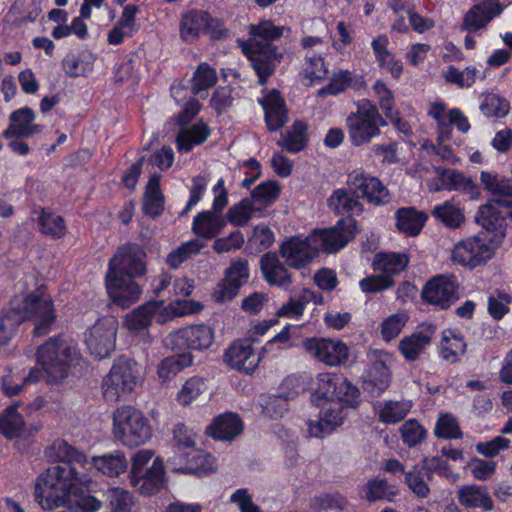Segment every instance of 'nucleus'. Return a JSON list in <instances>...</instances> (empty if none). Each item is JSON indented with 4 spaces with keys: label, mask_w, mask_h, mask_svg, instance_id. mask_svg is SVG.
<instances>
[{
    "label": "nucleus",
    "mask_w": 512,
    "mask_h": 512,
    "mask_svg": "<svg viewBox=\"0 0 512 512\" xmlns=\"http://www.w3.org/2000/svg\"><path fill=\"white\" fill-rule=\"evenodd\" d=\"M58 458L61 464L47 468L40 473L34 483V500L43 510L75 504L83 512H96L102 502L86 493L88 475L79 473L75 464L85 467L86 454L78 451L67 442L58 443Z\"/></svg>",
    "instance_id": "f257e3e1"
},
{
    "label": "nucleus",
    "mask_w": 512,
    "mask_h": 512,
    "mask_svg": "<svg viewBox=\"0 0 512 512\" xmlns=\"http://www.w3.org/2000/svg\"><path fill=\"white\" fill-rule=\"evenodd\" d=\"M35 356L40 368H31L25 382L45 379L49 384L60 383L68 377L71 366L82 359L77 346L69 342L64 334L49 337L37 348Z\"/></svg>",
    "instance_id": "f03ea898"
},
{
    "label": "nucleus",
    "mask_w": 512,
    "mask_h": 512,
    "mask_svg": "<svg viewBox=\"0 0 512 512\" xmlns=\"http://www.w3.org/2000/svg\"><path fill=\"white\" fill-rule=\"evenodd\" d=\"M8 305L21 323L27 321L34 323L32 331L34 337L48 335L57 319L53 300L39 289L12 297Z\"/></svg>",
    "instance_id": "7ed1b4c3"
},
{
    "label": "nucleus",
    "mask_w": 512,
    "mask_h": 512,
    "mask_svg": "<svg viewBox=\"0 0 512 512\" xmlns=\"http://www.w3.org/2000/svg\"><path fill=\"white\" fill-rule=\"evenodd\" d=\"M345 124L350 143L355 147L370 143L381 134V128L388 125L377 105L369 99L358 103L356 111L347 116Z\"/></svg>",
    "instance_id": "20e7f679"
},
{
    "label": "nucleus",
    "mask_w": 512,
    "mask_h": 512,
    "mask_svg": "<svg viewBox=\"0 0 512 512\" xmlns=\"http://www.w3.org/2000/svg\"><path fill=\"white\" fill-rule=\"evenodd\" d=\"M311 403L320 407L324 402L340 401L351 407L358 408L361 403L360 390L342 375L334 373H319L316 378V388L311 393Z\"/></svg>",
    "instance_id": "39448f33"
},
{
    "label": "nucleus",
    "mask_w": 512,
    "mask_h": 512,
    "mask_svg": "<svg viewBox=\"0 0 512 512\" xmlns=\"http://www.w3.org/2000/svg\"><path fill=\"white\" fill-rule=\"evenodd\" d=\"M113 433L123 445L137 447L151 438L152 429L141 411L132 406H123L114 412Z\"/></svg>",
    "instance_id": "423d86ee"
},
{
    "label": "nucleus",
    "mask_w": 512,
    "mask_h": 512,
    "mask_svg": "<svg viewBox=\"0 0 512 512\" xmlns=\"http://www.w3.org/2000/svg\"><path fill=\"white\" fill-rule=\"evenodd\" d=\"M243 55L250 62L260 85H265L274 74L283 54L272 43H262L255 38L238 40Z\"/></svg>",
    "instance_id": "0eeeda50"
},
{
    "label": "nucleus",
    "mask_w": 512,
    "mask_h": 512,
    "mask_svg": "<svg viewBox=\"0 0 512 512\" xmlns=\"http://www.w3.org/2000/svg\"><path fill=\"white\" fill-rule=\"evenodd\" d=\"M221 25L209 12L190 9L181 16L179 37L186 44L195 43L203 35L209 36L213 40H219L225 35Z\"/></svg>",
    "instance_id": "6e6552de"
},
{
    "label": "nucleus",
    "mask_w": 512,
    "mask_h": 512,
    "mask_svg": "<svg viewBox=\"0 0 512 512\" xmlns=\"http://www.w3.org/2000/svg\"><path fill=\"white\" fill-rule=\"evenodd\" d=\"M483 231L458 241L453 249V262L470 269L487 263L494 255L495 244L483 237Z\"/></svg>",
    "instance_id": "1a4fd4ad"
},
{
    "label": "nucleus",
    "mask_w": 512,
    "mask_h": 512,
    "mask_svg": "<svg viewBox=\"0 0 512 512\" xmlns=\"http://www.w3.org/2000/svg\"><path fill=\"white\" fill-rule=\"evenodd\" d=\"M358 232L355 218H341L333 227L315 229L311 233L314 244L319 251L331 254L343 249Z\"/></svg>",
    "instance_id": "9d476101"
},
{
    "label": "nucleus",
    "mask_w": 512,
    "mask_h": 512,
    "mask_svg": "<svg viewBox=\"0 0 512 512\" xmlns=\"http://www.w3.org/2000/svg\"><path fill=\"white\" fill-rule=\"evenodd\" d=\"M113 271L119 276L140 278L147 272V253L144 248L128 242L120 246L109 260L107 272Z\"/></svg>",
    "instance_id": "9b49d317"
},
{
    "label": "nucleus",
    "mask_w": 512,
    "mask_h": 512,
    "mask_svg": "<svg viewBox=\"0 0 512 512\" xmlns=\"http://www.w3.org/2000/svg\"><path fill=\"white\" fill-rule=\"evenodd\" d=\"M164 342L173 351H202L208 349L214 342V330L203 323L186 326L170 332Z\"/></svg>",
    "instance_id": "f8f14e48"
},
{
    "label": "nucleus",
    "mask_w": 512,
    "mask_h": 512,
    "mask_svg": "<svg viewBox=\"0 0 512 512\" xmlns=\"http://www.w3.org/2000/svg\"><path fill=\"white\" fill-rule=\"evenodd\" d=\"M512 205L510 200L496 199L479 207L475 221L485 230L483 237L490 243L498 246L502 243L506 234V216L500 207L508 208Z\"/></svg>",
    "instance_id": "ddd939ff"
},
{
    "label": "nucleus",
    "mask_w": 512,
    "mask_h": 512,
    "mask_svg": "<svg viewBox=\"0 0 512 512\" xmlns=\"http://www.w3.org/2000/svg\"><path fill=\"white\" fill-rule=\"evenodd\" d=\"M137 384L132 362L125 356L114 360L108 375L104 378L102 389L107 401L116 402L120 396L131 392Z\"/></svg>",
    "instance_id": "4468645a"
},
{
    "label": "nucleus",
    "mask_w": 512,
    "mask_h": 512,
    "mask_svg": "<svg viewBox=\"0 0 512 512\" xmlns=\"http://www.w3.org/2000/svg\"><path fill=\"white\" fill-rule=\"evenodd\" d=\"M347 184L359 196V200L375 207L387 205L391 201L390 191L382 181L363 170H353L348 174Z\"/></svg>",
    "instance_id": "2eb2a0df"
},
{
    "label": "nucleus",
    "mask_w": 512,
    "mask_h": 512,
    "mask_svg": "<svg viewBox=\"0 0 512 512\" xmlns=\"http://www.w3.org/2000/svg\"><path fill=\"white\" fill-rule=\"evenodd\" d=\"M458 288L456 276L439 274L425 283L421 298L429 305L446 310L458 300Z\"/></svg>",
    "instance_id": "dca6fc26"
},
{
    "label": "nucleus",
    "mask_w": 512,
    "mask_h": 512,
    "mask_svg": "<svg viewBox=\"0 0 512 512\" xmlns=\"http://www.w3.org/2000/svg\"><path fill=\"white\" fill-rule=\"evenodd\" d=\"M117 323L112 318L98 319L85 333V344L95 359L109 357L116 345Z\"/></svg>",
    "instance_id": "f3484780"
},
{
    "label": "nucleus",
    "mask_w": 512,
    "mask_h": 512,
    "mask_svg": "<svg viewBox=\"0 0 512 512\" xmlns=\"http://www.w3.org/2000/svg\"><path fill=\"white\" fill-rule=\"evenodd\" d=\"M279 253L288 267L300 270L318 256V249L311 234L304 238L294 235L281 243Z\"/></svg>",
    "instance_id": "a211bd4d"
},
{
    "label": "nucleus",
    "mask_w": 512,
    "mask_h": 512,
    "mask_svg": "<svg viewBox=\"0 0 512 512\" xmlns=\"http://www.w3.org/2000/svg\"><path fill=\"white\" fill-rule=\"evenodd\" d=\"M105 287L112 303L123 309L135 304L142 294V288L136 282V278L119 276L113 271L106 272Z\"/></svg>",
    "instance_id": "6ab92c4d"
},
{
    "label": "nucleus",
    "mask_w": 512,
    "mask_h": 512,
    "mask_svg": "<svg viewBox=\"0 0 512 512\" xmlns=\"http://www.w3.org/2000/svg\"><path fill=\"white\" fill-rule=\"evenodd\" d=\"M307 353L327 366L344 364L349 356L347 345L341 340L311 337L303 342Z\"/></svg>",
    "instance_id": "aec40b11"
},
{
    "label": "nucleus",
    "mask_w": 512,
    "mask_h": 512,
    "mask_svg": "<svg viewBox=\"0 0 512 512\" xmlns=\"http://www.w3.org/2000/svg\"><path fill=\"white\" fill-rule=\"evenodd\" d=\"M250 278L249 262L246 258L237 257L231 260L225 269L224 279L218 284L216 300L220 302L234 299L241 287Z\"/></svg>",
    "instance_id": "412c9836"
},
{
    "label": "nucleus",
    "mask_w": 512,
    "mask_h": 512,
    "mask_svg": "<svg viewBox=\"0 0 512 512\" xmlns=\"http://www.w3.org/2000/svg\"><path fill=\"white\" fill-rule=\"evenodd\" d=\"M264 112V122L269 132L282 129L289 120V110L284 97L278 89H271L262 98L257 99Z\"/></svg>",
    "instance_id": "4be33fe9"
},
{
    "label": "nucleus",
    "mask_w": 512,
    "mask_h": 512,
    "mask_svg": "<svg viewBox=\"0 0 512 512\" xmlns=\"http://www.w3.org/2000/svg\"><path fill=\"white\" fill-rule=\"evenodd\" d=\"M130 484L142 496H153L167 488V477L164 462L156 457L152 465L134 477H130Z\"/></svg>",
    "instance_id": "5701e85b"
},
{
    "label": "nucleus",
    "mask_w": 512,
    "mask_h": 512,
    "mask_svg": "<svg viewBox=\"0 0 512 512\" xmlns=\"http://www.w3.org/2000/svg\"><path fill=\"white\" fill-rule=\"evenodd\" d=\"M168 462L177 464L178 466H175L173 470L183 474L202 476L215 469V458L210 453L202 449H195V447L174 455Z\"/></svg>",
    "instance_id": "b1692460"
},
{
    "label": "nucleus",
    "mask_w": 512,
    "mask_h": 512,
    "mask_svg": "<svg viewBox=\"0 0 512 512\" xmlns=\"http://www.w3.org/2000/svg\"><path fill=\"white\" fill-rule=\"evenodd\" d=\"M224 360L231 368L246 373H253L260 361L250 338L235 340L225 351Z\"/></svg>",
    "instance_id": "393cba45"
},
{
    "label": "nucleus",
    "mask_w": 512,
    "mask_h": 512,
    "mask_svg": "<svg viewBox=\"0 0 512 512\" xmlns=\"http://www.w3.org/2000/svg\"><path fill=\"white\" fill-rule=\"evenodd\" d=\"M328 407L324 409L318 421H310L308 424V431L312 437L323 438L329 435L337 427L343 424L347 416L345 409L349 408L344 403L337 402H324Z\"/></svg>",
    "instance_id": "a878e982"
},
{
    "label": "nucleus",
    "mask_w": 512,
    "mask_h": 512,
    "mask_svg": "<svg viewBox=\"0 0 512 512\" xmlns=\"http://www.w3.org/2000/svg\"><path fill=\"white\" fill-rule=\"evenodd\" d=\"M366 88L364 76L353 73L347 69H340L333 72L329 82L317 90V97L338 96L348 89L361 91Z\"/></svg>",
    "instance_id": "bb28decb"
},
{
    "label": "nucleus",
    "mask_w": 512,
    "mask_h": 512,
    "mask_svg": "<svg viewBox=\"0 0 512 512\" xmlns=\"http://www.w3.org/2000/svg\"><path fill=\"white\" fill-rule=\"evenodd\" d=\"M503 6L499 0H484L473 5L464 15L463 28L469 33H475L484 28L494 17L500 15Z\"/></svg>",
    "instance_id": "cd10ccee"
},
{
    "label": "nucleus",
    "mask_w": 512,
    "mask_h": 512,
    "mask_svg": "<svg viewBox=\"0 0 512 512\" xmlns=\"http://www.w3.org/2000/svg\"><path fill=\"white\" fill-rule=\"evenodd\" d=\"M244 430V424L235 412H224L212 420L206 427V434L214 440L219 441H232Z\"/></svg>",
    "instance_id": "c85d7f7f"
},
{
    "label": "nucleus",
    "mask_w": 512,
    "mask_h": 512,
    "mask_svg": "<svg viewBox=\"0 0 512 512\" xmlns=\"http://www.w3.org/2000/svg\"><path fill=\"white\" fill-rule=\"evenodd\" d=\"M329 209L344 218H355L364 211V206L353 189L337 188L327 199Z\"/></svg>",
    "instance_id": "c756f323"
},
{
    "label": "nucleus",
    "mask_w": 512,
    "mask_h": 512,
    "mask_svg": "<svg viewBox=\"0 0 512 512\" xmlns=\"http://www.w3.org/2000/svg\"><path fill=\"white\" fill-rule=\"evenodd\" d=\"M259 266L263 279L270 286L287 287L292 284L291 273L275 252L264 253L259 260Z\"/></svg>",
    "instance_id": "7c9ffc66"
},
{
    "label": "nucleus",
    "mask_w": 512,
    "mask_h": 512,
    "mask_svg": "<svg viewBox=\"0 0 512 512\" xmlns=\"http://www.w3.org/2000/svg\"><path fill=\"white\" fill-rule=\"evenodd\" d=\"M362 388L369 396L380 397L391 383V371L384 361H374L362 376Z\"/></svg>",
    "instance_id": "2f4dec72"
},
{
    "label": "nucleus",
    "mask_w": 512,
    "mask_h": 512,
    "mask_svg": "<svg viewBox=\"0 0 512 512\" xmlns=\"http://www.w3.org/2000/svg\"><path fill=\"white\" fill-rule=\"evenodd\" d=\"M421 327V330L405 336L399 342V351L407 361H416L424 353L436 331L433 324H423Z\"/></svg>",
    "instance_id": "473e14b6"
},
{
    "label": "nucleus",
    "mask_w": 512,
    "mask_h": 512,
    "mask_svg": "<svg viewBox=\"0 0 512 512\" xmlns=\"http://www.w3.org/2000/svg\"><path fill=\"white\" fill-rule=\"evenodd\" d=\"M35 219L37 230L51 240H61L67 233L66 220L49 207H40Z\"/></svg>",
    "instance_id": "72a5a7b5"
},
{
    "label": "nucleus",
    "mask_w": 512,
    "mask_h": 512,
    "mask_svg": "<svg viewBox=\"0 0 512 512\" xmlns=\"http://www.w3.org/2000/svg\"><path fill=\"white\" fill-rule=\"evenodd\" d=\"M96 55L87 49L71 51L61 61L65 74L71 78L88 77L94 69Z\"/></svg>",
    "instance_id": "f704fd0d"
},
{
    "label": "nucleus",
    "mask_w": 512,
    "mask_h": 512,
    "mask_svg": "<svg viewBox=\"0 0 512 512\" xmlns=\"http://www.w3.org/2000/svg\"><path fill=\"white\" fill-rule=\"evenodd\" d=\"M225 226L226 219L222 214L203 210L194 216L192 231L201 239L212 240L221 234Z\"/></svg>",
    "instance_id": "c9c22d12"
},
{
    "label": "nucleus",
    "mask_w": 512,
    "mask_h": 512,
    "mask_svg": "<svg viewBox=\"0 0 512 512\" xmlns=\"http://www.w3.org/2000/svg\"><path fill=\"white\" fill-rule=\"evenodd\" d=\"M211 127L203 120L199 119L188 129L180 130L175 139L176 148L180 153H189L195 146H200L211 136Z\"/></svg>",
    "instance_id": "e433bc0d"
},
{
    "label": "nucleus",
    "mask_w": 512,
    "mask_h": 512,
    "mask_svg": "<svg viewBox=\"0 0 512 512\" xmlns=\"http://www.w3.org/2000/svg\"><path fill=\"white\" fill-rule=\"evenodd\" d=\"M394 217L398 231L408 237L419 235L428 219L426 213L417 210L413 206L398 208Z\"/></svg>",
    "instance_id": "4c0bfd02"
},
{
    "label": "nucleus",
    "mask_w": 512,
    "mask_h": 512,
    "mask_svg": "<svg viewBox=\"0 0 512 512\" xmlns=\"http://www.w3.org/2000/svg\"><path fill=\"white\" fill-rule=\"evenodd\" d=\"M91 465L103 475L114 478L127 471L128 460L123 451L114 450L92 457Z\"/></svg>",
    "instance_id": "58836bf2"
},
{
    "label": "nucleus",
    "mask_w": 512,
    "mask_h": 512,
    "mask_svg": "<svg viewBox=\"0 0 512 512\" xmlns=\"http://www.w3.org/2000/svg\"><path fill=\"white\" fill-rule=\"evenodd\" d=\"M408 263L409 259L405 253L378 252L374 256L371 267L373 271L394 279L407 268Z\"/></svg>",
    "instance_id": "ea45409f"
},
{
    "label": "nucleus",
    "mask_w": 512,
    "mask_h": 512,
    "mask_svg": "<svg viewBox=\"0 0 512 512\" xmlns=\"http://www.w3.org/2000/svg\"><path fill=\"white\" fill-rule=\"evenodd\" d=\"M458 501L466 508H481L491 511L494 503L486 488L480 485H464L458 491Z\"/></svg>",
    "instance_id": "a19ab883"
},
{
    "label": "nucleus",
    "mask_w": 512,
    "mask_h": 512,
    "mask_svg": "<svg viewBox=\"0 0 512 512\" xmlns=\"http://www.w3.org/2000/svg\"><path fill=\"white\" fill-rule=\"evenodd\" d=\"M161 304L162 301L150 300L128 313L124 320L127 329L138 332L148 328Z\"/></svg>",
    "instance_id": "79ce46f5"
},
{
    "label": "nucleus",
    "mask_w": 512,
    "mask_h": 512,
    "mask_svg": "<svg viewBox=\"0 0 512 512\" xmlns=\"http://www.w3.org/2000/svg\"><path fill=\"white\" fill-rule=\"evenodd\" d=\"M192 363L193 356L190 352L181 351L180 353L165 357L158 365V377L162 382H167L183 369L191 366Z\"/></svg>",
    "instance_id": "37998d69"
},
{
    "label": "nucleus",
    "mask_w": 512,
    "mask_h": 512,
    "mask_svg": "<svg viewBox=\"0 0 512 512\" xmlns=\"http://www.w3.org/2000/svg\"><path fill=\"white\" fill-rule=\"evenodd\" d=\"M25 422L18 412V405H9L0 415V434L7 439L19 438L24 432Z\"/></svg>",
    "instance_id": "c03bdc74"
},
{
    "label": "nucleus",
    "mask_w": 512,
    "mask_h": 512,
    "mask_svg": "<svg viewBox=\"0 0 512 512\" xmlns=\"http://www.w3.org/2000/svg\"><path fill=\"white\" fill-rule=\"evenodd\" d=\"M308 125L302 120H296L283 137L282 143L279 145L289 153L296 154L303 151L308 144Z\"/></svg>",
    "instance_id": "a18cd8bd"
},
{
    "label": "nucleus",
    "mask_w": 512,
    "mask_h": 512,
    "mask_svg": "<svg viewBox=\"0 0 512 512\" xmlns=\"http://www.w3.org/2000/svg\"><path fill=\"white\" fill-rule=\"evenodd\" d=\"M451 337L443 333L439 356L450 364L457 363L460 356L464 355L467 349V344L464 337L458 333L450 332Z\"/></svg>",
    "instance_id": "49530a36"
},
{
    "label": "nucleus",
    "mask_w": 512,
    "mask_h": 512,
    "mask_svg": "<svg viewBox=\"0 0 512 512\" xmlns=\"http://www.w3.org/2000/svg\"><path fill=\"white\" fill-rule=\"evenodd\" d=\"M363 497L370 503L387 500L393 501L396 496L395 487L385 478L375 477L369 479L362 488Z\"/></svg>",
    "instance_id": "de8ad7c7"
},
{
    "label": "nucleus",
    "mask_w": 512,
    "mask_h": 512,
    "mask_svg": "<svg viewBox=\"0 0 512 512\" xmlns=\"http://www.w3.org/2000/svg\"><path fill=\"white\" fill-rule=\"evenodd\" d=\"M480 182L485 190L499 197L498 199H507L512 202V181L510 179L500 178L494 172L482 171Z\"/></svg>",
    "instance_id": "09e8293b"
},
{
    "label": "nucleus",
    "mask_w": 512,
    "mask_h": 512,
    "mask_svg": "<svg viewBox=\"0 0 512 512\" xmlns=\"http://www.w3.org/2000/svg\"><path fill=\"white\" fill-rule=\"evenodd\" d=\"M432 216L450 229L461 227L465 220L463 211L450 200H446L444 203L434 206Z\"/></svg>",
    "instance_id": "8fccbe9b"
},
{
    "label": "nucleus",
    "mask_w": 512,
    "mask_h": 512,
    "mask_svg": "<svg viewBox=\"0 0 512 512\" xmlns=\"http://www.w3.org/2000/svg\"><path fill=\"white\" fill-rule=\"evenodd\" d=\"M274 241V232L268 225L261 223L253 228L252 234L248 237L245 249L250 254L256 255L269 249Z\"/></svg>",
    "instance_id": "3c124183"
},
{
    "label": "nucleus",
    "mask_w": 512,
    "mask_h": 512,
    "mask_svg": "<svg viewBox=\"0 0 512 512\" xmlns=\"http://www.w3.org/2000/svg\"><path fill=\"white\" fill-rule=\"evenodd\" d=\"M447 105L443 101L433 102L428 111V115L432 117L437 124V141L439 144L450 141L452 139V126L448 124L446 117Z\"/></svg>",
    "instance_id": "603ef678"
},
{
    "label": "nucleus",
    "mask_w": 512,
    "mask_h": 512,
    "mask_svg": "<svg viewBox=\"0 0 512 512\" xmlns=\"http://www.w3.org/2000/svg\"><path fill=\"white\" fill-rule=\"evenodd\" d=\"M281 186L275 180H267L258 184L251 191V201L264 207L271 206L280 197Z\"/></svg>",
    "instance_id": "864d4df0"
},
{
    "label": "nucleus",
    "mask_w": 512,
    "mask_h": 512,
    "mask_svg": "<svg viewBox=\"0 0 512 512\" xmlns=\"http://www.w3.org/2000/svg\"><path fill=\"white\" fill-rule=\"evenodd\" d=\"M203 248L204 244L197 239L184 242L167 255L166 263L170 268L177 269L186 260L190 259L194 255L199 254Z\"/></svg>",
    "instance_id": "5fc2aeb1"
},
{
    "label": "nucleus",
    "mask_w": 512,
    "mask_h": 512,
    "mask_svg": "<svg viewBox=\"0 0 512 512\" xmlns=\"http://www.w3.org/2000/svg\"><path fill=\"white\" fill-rule=\"evenodd\" d=\"M480 111L489 118H504L510 111V103L498 94L486 93L481 101Z\"/></svg>",
    "instance_id": "6e6d98bb"
},
{
    "label": "nucleus",
    "mask_w": 512,
    "mask_h": 512,
    "mask_svg": "<svg viewBox=\"0 0 512 512\" xmlns=\"http://www.w3.org/2000/svg\"><path fill=\"white\" fill-rule=\"evenodd\" d=\"M217 80L216 70L207 62H201L194 71L191 79L192 92L199 94L201 91L208 90L216 85Z\"/></svg>",
    "instance_id": "4d7b16f0"
},
{
    "label": "nucleus",
    "mask_w": 512,
    "mask_h": 512,
    "mask_svg": "<svg viewBox=\"0 0 512 512\" xmlns=\"http://www.w3.org/2000/svg\"><path fill=\"white\" fill-rule=\"evenodd\" d=\"M254 211L252 201L249 198H243L231 206L224 217L226 223L229 222L236 227H243L250 221Z\"/></svg>",
    "instance_id": "13d9d810"
},
{
    "label": "nucleus",
    "mask_w": 512,
    "mask_h": 512,
    "mask_svg": "<svg viewBox=\"0 0 512 512\" xmlns=\"http://www.w3.org/2000/svg\"><path fill=\"white\" fill-rule=\"evenodd\" d=\"M303 73L311 83H320L327 79L329 74L324 57L315 53L307 54L303 66Z\"/></svg>",
    "instance_id": "bf43d9fd"
},
{
    "label": "nucleus",
    "mask_w": 512,
    "mask_h": 512,
    "mask_svg": "<svg viewBox=\"0 0 512 512\" xmlns=\"http://www.w3.org/2000/svg\"><path fill=\"white\" fill-rule=\"evenodd\" d=\"M434 435L439 439L446 440L463 437L458 421L451 413L440 414L435 424Z\"/></svg>",
    "instance_id": "052dcab7"
},
{
    "label": "nucleus",
    "mask_w": 512,
    "mask_h": 512,
    "mask_svg": "<svg viewBox=\"0 0 512 512\" xmlns=\"http://www.w3.org/2000/svg\"><path fill=\"white\" fill-rule=\"evenodd\" d=\"M410 405L401 401H385L378 412V418L381 423L395 424L402 421L408 412Z\"/></svg>",
    "instance_id": "680f3d73"
},
{
    "label": "nucleus",
    "mask_w": 512,
    "mask_h": 512,
    "mask_svg": "<svg viewBox=\"0 0 512 512\" xmlns=\"http://www.w3.org/2000/svg\"><path fill=\"white\" fill-rule=\"evenodd\" d=\"M309 380L310 378L306 375H288L279 385V397L285 400L294 399L307 390Z\"/></svg>",
    "instance_id": "e2e57ef3"
},
{
    "label": "nucleus",
    "mask_w": 512,
    "mask_h": 512,
    "mask_svg": "<svg viewBox=\"0 0 512 512\" xmlns=\"http://www.w3.org/2000/svg\"><path fill=\"white\" fill-rule=\"evenodd\" d=\"M21 324L8 304L0 310V348L11 341Z\"/></svg>",
    "instance_id": "0e129e2a"
},
{
    "label": "nucleus",
    "mask_w": 512,
    "mask_h": 512,
    "mask_svg": "<svg viewBox=\"0 0 512 512\" xmlns=\"http://www.w3.org/2000/svg\"><path fill=\"white\" fill-rule=\"evenodd\" d=\"M348 501L346 497L338 492L323 493L313 498L311 507L317 511L335 510L342 512L345 510Z\"/></svg>",
    "instance_id": "69168bd1"
},
{
    "label": "nucleus",
    "mask_w": 512,
    "mask_h": 512,
    "mask_svg": "<svg viewBox=\"0 0 512 512\" xmlns=\"http://www.w3.org/2000/svg\"><path fill=\"white\" fill-rule=\"evenodd\" d=\"M400 435L402 442L411 448L426 439L427 431L416 419H408L400 427Z\"/></svg>",
    "instance_id": "338daca9"
},
{
    "label": "nucleus",
    "mask_w": 512,
    "mask_h": 512,
    "mask_svg": "<svg viewBox=\"0 0 512 512\" xmlns=\"http://www.w3.org/2000/svg\"><path fill=\"white\" fill-rule=\"evenodd\" d=\"M132 504V497L128 491L113 488L106 495L104 512H131Z\"/></svg>",
    "instance_id": "774afa93"
}]
</instances>
